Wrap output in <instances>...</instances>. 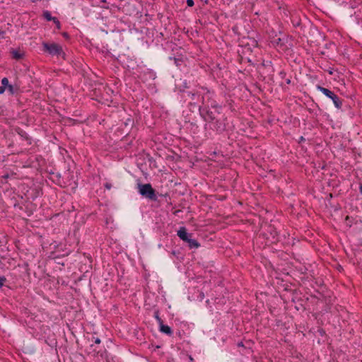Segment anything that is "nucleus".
Returning a JSON list of instances; mask_svg holds the SVG:
<instances>
[{
  "instance_id": "obj_10",
  "label": "nucleus",
  "mask_w": 362,
  "mask_h": 362,
  "mask_svg": "<svg viewBox=\"0 0 362 362\" xmlns=\"http://www.w3.org/2000/svg\"><path fill=\"white\" fill-rule=\"evenodd\" d=\"M186 243L188 244V247L190 249L198 248L200 246V244L198 243V241L195 239H192V237Z\"/></svg>"
},
{
  "instance_id": "obj_23",
  "label": "nucleus",
  "mask_w": 362,
  "mask_h": 362,
  "mask_svg": "<svg viewBox=\"0 0 362 362\" xmlns=\"http://www.w3.org/2000/svg\"><path fill=\"white\" fill-rule=\"evenodd\" d=\"M111 187H112V185L110 183L107 182L105 184V187L107 189H110L111 188Z\"/></svg>"
},
{
  "instance_id": "obj_11",
  "label": "nucleus",
  "mask_w": 362,
  "mask_h": 362,
  "mask_svg": "<svg viewBox=\"0 0 362 362\" xmlns=\"http://www.w3.org/2000/svg\"><path fill=\"white\" fill-rule=\"evenodd\" d=\"M169 59L170 60H173L175 64L177 66V67H180L181 65L183 63V61L182 59V58H178V57H169Z\"/></svg>"
},
{
  "instance_id": "obj_21",
  "label": "nucleus",
  "mask_w": 362,
  "mask_h": 362,
  "mask_svg": "<svg viewBox=\"0 0 362 362\" xmlns=\"http://www.w3.org/2000/svg\"><path fill=\"white\" fill-rule=\"evenodd\" d=\"M7 88L8 89V90L11 93H15V89H14V87L12 85H9Z\"/></svg>"
},
{
  "instance_id": "obj_13",
  "label": "nucleus",
  "mask_w": 362,
  "mask_h": 362,
  "mask_svg": "<svg viewBox=\"0 0 362 362\" xmlns=\"http://www.w3.org/2000/svg\"><path fill=\"white\" fill-rule=\"evenodd\" d=\"M43 16L48 21H53V19L55 18V17H52L51 16L50 12L48 11H45L43 12Z\"/></svg>"
},
{
  "instance_id": "obj_8",
  "label": "nucleus",
  "mask_w": 362,
  "mask_h": 362,
  "mask_svg": "<svg viewBox=\"0 0 362 362\" xmlns=\"http://www.w3.org/2000/svg\"><path fill=\"white\" fill-rule=\"evenodd\" d=\"M160 325V331L163 333H165L169 336L173 334L172 329L166 325H164L163 322L159 325Z\"/></svg>"
},
{
  "instance_id": "obj_34",
  "label": "nucleus",
  "mask_w": 362,
  "mask_h": 362,
  "mask_svg": "<svg viewBox=\"0 0 362 362\" xmlns=\"http://www.w3.org/2000/svg\"><path fill=\"white\" fill-rule=\"evenodd\" d=\"M332 194H329V198H332Z\"/></svg>"
},
{
  "instance_id": "obj_22",
  "label": "nucleus",
  "mask_w": 362,
  "mask_h": 362,
  "mask_svg": "<svg viewBox=\"0 0 362 362\" xmlns=\"http://www.w3.org/2000/svg\"><path fill=\"white\" fill-rule=\"evenodd\" d=\"M187 4L188 6L192 7L194 6V3L193 0H187Z\"/></svg>"
},
{
  "instance_id": "obj_19",
  "label": "nucleus",
  "mask_w": 362,
  "mask_h": 362,
  "mask_svg": "<svg viewBox=\"0 0 362 362\" xmlns=\"http://www.w3.org/2000/svg\"><path fill=\"white\" fill-rule=\"evenodd\" d=\"M6 279L4 276H0V288L4 285Z\"/></svg>"
},
{
  "instance_id": "obj_31",
  "label": "nucleus",
  "mask_w": 362,
  "mask_h": 362,
  "mask_svg": "<svg viewBox=\"0 0 362 362\" xmlns=\"http://www.w3.org/2000/svg\"><path fill=\"white\" fill-rule=\"evenodd\" d=\"M238 346H243V343L242 341L238 343Z\"/></svg>"
},
{
  "instance_id": "obj_30",
  "label": "nucleus",
  "mask_w": 362,
  "mask_h": 362,
  "mask_svg": "<svg viewBox=\"0 0 362 362\" xmlns=\"http://www.w3.org/2000/svg\"><path fill=\"white\" fill-rule=\"evenodd\" d=\"M359 192L360 193L362 194V184L360 185V187H359Z\"/></svg>"
},
{
  "instance_id": "obj_16",
  "label": "nucleus",
  "mask_w": 362,
  "mask_h": 362,
  "mask_svg": "<svg viewBox=\"0 0 362 362\" xmlns=\"http://www.w3.org/2000/svg\"><path fill=\"white\" fill-rule=\"evenodd\" d=\"M154 317L157 320L158 322L160 324H161L163 322V320L162 319L159 317V313L158 311H156L154 312Z\"/></svg>"
},
{
  "instance_id": "obj_18",
  "label": "nucleus",
  "mask_w": 362,
  "mask_h": 362,
  "mask_svg": "<svg viewBox=\"0 0 362 362\" xmlns=\"http://www.w3.org/2000/svg\"><path fill=\"white\" fill-rule=\"evenodd\" d=\"M52 21L54 23V24H55V25L57 26V29H60V28H61V24H60V22L59 21V20H58L57 18H55L54 19H53V21Z\"/></svg>"
},
{
  "instance_id": "obj_14",
  "label": "nucleus",
  "mask_w": 362,
  "mask_h": 362,
  "mask_svg": "<svg viewBox=\"0 0 362 362\" xmlns=\"http://www.w3.org/2000/svg\"><path fill=\"white\" fill-rule=\"evenodd\" d=\"M12 54H13V57L16 59H20L23 57V54L18 52V51H16V50H13L12 52Z\"/></svg>"
},
{
  "instance_id": "obj_15",
  "label": "nucleus",
  "mask_w": 362,
  "mask_h": 362,
  "mask_svg": "<svg viewBox=\"0 0 362 362\" xmlns=\"http://www.w3.org/2000/svg\"><path fill=\"white\" fill-rule=\"evenodd\" d=\"M9 85L8 79L6 77L3 78L1 80V86L6 88Z\"/></svg>"
},
{
  "instance_id": "obj_9",
  "label": "nucleus",
  "mask_w": 362,
  "mask_h": 362,
  "mask_svg": "<svg viewBox=\"0 0 362 362\" xmlns=\"http://www.w3.org/2000/svg\"><path fill=\"white\" fill-rule=\"evenodd\" d=\"M185 93L191 100L190 102L197 101L200 98V95L197 92L187 91Z\"/></svg>"
},
{
  "instance_id": "obj_26",
  "label": "nucleus",
  "mask_w": 362,
  "mask_h": 362,
  "mask_svg": "<svg viewBox=\"0 0 362 362\" xmlns=\"http://www.w3.org/2000/svg\"><path fill=\"white\" fill-rule=\"evenodd\" d=\"M279 75L281 76V77L282 78H284L285 77V76H286V73H285L284 71H281V72L279 73Z\"/></svg>"
},
{
  "instance_id": "obj_28",
  "label": "nucleus",
  "mask_w": 362,
  "mask_h": 362,
  "mask_svg": "<svg viewBox=\"0 0 362 362\" xmlns=\"http://www.w3.org/2000/svg\"><path fill=\"white\" fill-rule=\"evenodd\" d=\"M286 84H290L291 83V79L290 78H286Z\"/></svg>"
},
{
  "instance_id": "obj_4",
  "label": "nucleus",
  "mask_w": 362,
  "mask_h": 362,
  "mask_svg": "<svg viewBox=\"0 0 362 362\" xmlns=\"http://www.w3.org/2000/svg\"><path fill=\"white\" fill-rule=\"evenodd\" d=\"M316 88L318 90L321 91L325 95L332 100L336 108L338 110L341 109L343 100L341 99L337 95H336L333 91L320 85H317Z\"/></svg>"
},
{
  "instance_id": "obj_24",
  "label": "nucleus",
  "mask_w": 362,
  "mask_h": 362,
  "mask_svg": "<svg viewBox=\"0 0 362 362\" xmlns=\"http://www.w3.org/2000/svg\"><path fill=\"white\" fill-rule=\"evenodd\" d=\"M5 33H6L5 31L0 30V37L4 38Z\"/></svg>"
},
{
  "instance_id": "obj_17",
  "label": "nucleus",
  "mask_w": 362,
  "mask_h": 362,
  "mask_svg": "<svg viewBox=\"0 0 362 362\" xmlns=\"http://www.w3.org/2000/svg\"><path fill=\"white\" fill-rule=\"evenodd\" d=\"M189 105L192 107L197 108L198 110H199V107H202L201 105H198L197 104V101L189 102Z\"/></svg>"
},
{
  "instance_id": "obj_32",
  "label": "nucleus",
  "mask_w": 362,
  "mask_h": 362,
  "mask_svg": "<svg viewBox=\"0 0 362 362\" xmlns=\"http://www.w3.org/2000/svg\"><path fill=\"white\" fill-rule=\"evenodd\" d=\"M200 297H201L202 299L204 298V293H200Z\"/></svg>"
},
{
  "instance_id": "obj_5",
  "label": "nucleus",
  "mask_w": 362,
  "mask_h": 362,
  "mask_svg": "<svg viewBox=\"0 0 362 362\" xmlns=\"http://www.w3.org/2000/svg\"><path fill=\"white\" fill-rule=\"evenodd\" d=\"M146 159L148 161H150L148 155H146L144 153H142V154L139 153L137 155V167L140 169L141 172L142 173V174L144 176V178L146 180L148 179V177L149 175L148 173L147 172V166L146 164Z\"/></svg>"
},
{
  "instance_id": "obj_25",
  "label": "nucleus",
  "mask_w": 362,
  "mask_h": 362,
  "mask_svg": "<svg viewBox=\"0 0 362 362\" xmlns=\"http://www.w3.org/2000/svg\"><path fill=\"white\" fill-rule=\"evenodd\" d=\"M6 88L4 86H0V94L3 93L5 91Z\"/></svg>"
},
{
  "instance_id": "obj_3",
  "label": "nucleus",
  "mask_w": 362,
  "mask_h": 362,
  "mask_svg": "<svg viewBox=\"0 0 362 362\" xmlns=\"http://www.w3.org/2000/svg\"><path fill=\"white\" fill-rule=\"evenodd\" d=\"M137 78H139L141 82L146 84L147 86H151L153 85V81L156 78V74L149 69H146L145 67H139L137 69Z\"/></svg>"
},
{
  "instance_id": "obj_35",
  "label": "nucleus",
  "mask_w": 362,
  "mask_h": 362,
  "mask_svg": "<svg viewBox=\"0 0 362 362\" xmlns=\"http://www.w3.org/2000/svg\"><path fill=\"white\" fill-rule=\"evenodd\" d=\"M329 74H332V72L331 71V70H329Z\"/></svg>"
},
{
  "instance_id": "obj_2",
  "label": "nucleus",
  "mask_w": 362,
  "mask_h": 362,
  "mask_svg": "<svg viewBox=\"0 0 362 362\" xmlns=\"http://www.w3.org/2000/svg\"><path fill=\"white\" fill-rule=\"evenodd\" d=\"M137 189L142 198L150 202H156L158 200V193L150 183L142 184L137 182Z\"/></svg>"
},
{
  "instance_id": "obj_27",
  "label": "nucleus",
  "mask_w": 362,
  "mask_h": 362,
  "mask_svg": "<svg viewBox=\"0 0 362 362\" xmlns=\"http://www.w3.org/2000/svg\"><path fill=\"white\" fill-rule=\"evenodd\" d=\"M94 341H95V344H100V339L99 338H96Z\"/></svg>"
},
{
  "instance_id": "obj_1",
  "label": "nucleus",
  "mask_w": 362,
  "mask_h": 362,
  "mask_svg": "<svg viewBox=\"0 0 362 362\" xmlns=\"http://www.w3.org/2000/svg\"><path fill=\"white\" fill-rule=\"evenodd\" d=\"M206 90L201 97L203 107H199L201 117L206 122L205 129L216 131L218 133L223 132L226 129L227 117L223 112V106L214 98L215 93L206 88H202Z\"/></svg>"
},
{
  "instance_id": "obj_12",
  "label": "nucleus",
  "mask_w": 362,
  "mask_h": 362,
  "mask_svg": "<svg viewBox=\"0 0 362 362\" xmlns=\"http://www.w3.org/2000/svg\"><path fill=\"white\" fill-rule=\"evenodd\" d=\"M271 42L274 45L276 46L281 47L284 45V43L282 42L281 38L280 37H274V39Z\"/></svg>"
},
{
  "instance_id": "obj_7",
  "label": "nucleus",
  "mask_w": 362,
  "mask_h": 362,
  "mask_svg": "<svg viewBox=\"0 0 362 362\" xmlns=\"http://www.w3.org/2000/svg\"><path fill=\"white\" fill-rule=\"evenodd\" d=\"M177 236L184 242H187L192 236V233H188L185 227H181L177 233Z\"/></svg>"
},
{
  "instance_id": "obj_36",
  "label": "nucleus",
  "mask_w": 362,
  "mask_h": 362,
  "mask_svg": "<svg viewBox=\"0 0 362 362\" xmlns=\"http://www.w3.org/2000/svg\"><path fill=\"white\" fill-rule=\"evenodd\" d=\"M329 74H332V72L331 71V70H329Z\"/></svg>"
},
{
  "instance_id": "obj_33",
  "label": "nucleus",
  "mask_w": 362,
  "mask_h": 362,
  "mask_svg": "<svg viewBox=\"0 0 362 362\" xmlns=\"http://www.w3.org/2000/svg\"><path fill=\"white\" fill-rule=\"evenodd\" d=\"M63 35H64V37H68V34H67L66 33H64L63 34Z\"/></svg>"
},
{
  "instance_id": "obj_29",
  "label": "nucleus",
  "mask_w": 362,
  "mask_h": 362,
  "mask_svg": "<svg viewBox=\"0 0 362 362\" xmlns=\"http://www.w3.org/2000/svg\"><path fill=\"white\" fill-rule=\"evenodd\" d=\"M305 141V138L303 136H300L299 139V142H302Z\"/></svg>"
},
{
  "instance_id": "obj_6",
  "label": "nucleus",
  "mask_w": 362,
  "mask_h": 362,
  "mask_svg": "<svg viewBox=\"0 0 362 362\" xmlns=\"http://www.w3.org/2000/svg\"><path fill=\"white\" fill-rule=\"evenodd\" d=\"M43 51L48 52L52 55H60L63 51L60 45L56 43H47L45 42H42Z\"/></svg>"
},
{
  "instance_id": "obj_20",
  "label": "nucleus",
  "mask_w": 362,
  "mask_h": 362,
  "mask_svg": "<svg viewBox=\"0 0 362 362\" xmlns=\"http://www.w3.org/2000/svg\"><path fill=\"white\" fill-rule=\"evenodd\" d=\"M8 177H9V175H8V173H6V174H5V175H2V176L1 177V182H6V180L8 178Z\"/></svg>"
}]
</instances>
